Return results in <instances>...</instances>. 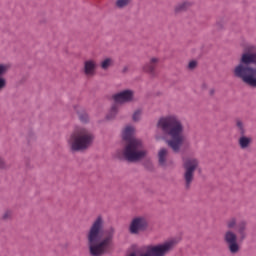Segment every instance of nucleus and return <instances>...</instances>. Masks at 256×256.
<instances>
[{
    "mask_svg": "<svg viewBox=\"0 0 256 256\" xmlns=\"http://www.w3.org/2000/svg\"><path fill=\"white\" fill-rule=\"evenodd\" d=\"M158 63L159 58H151L150 61L143 66V71L149 73L151 77H155V69H157Z\"/></svg>",
    "mask_w": 256,
    "mask_h": 256,
    "instance_id": "nucleus-11",
    "label": "nucleus"
},
{
    "mask_svg": "<svg viewBox=\"0 0 256 256\" xmlns=\"http://www.w3.org/2000/svg\"><path fill=\"white\" fill-rule=\"evenodd\" d=\"M77 115L81 123H89V114L85 110L78 111Z\"/></svg>",
    "mask_w": 256,
    "mask_h": 256,
    "instance_id": "nucleus-19",
    "label": "nucleus"
},
{
    "mask_svg": "<svg viewBox=\"0 0 256 256\" xmlns=\"http://www.w3.org/2000/svg\"><path fill=\"white\" fill-rule=\"evenodd\" d=\"M195 67H197V61H195V60L190 61L188 64V69L193 70V69H195Z\"/></svg>",
    "mask_w": 256,
    "mask_h": 256,
    "instance_id": "nucleus-26",
    "label": "nucleus"
},
{
    "mask_svg": "<svg viewBox=\"0 0 256 256\" xmlns=\"http://www.w3.org/2000/svg\"><path fill=\"white\" fill-rule=\"evenodd\" d=\"M175 245H177V240H169L155 246L149 245L146 248V252L140 256H165L167 253L173 251ZM129 256H137V253L132 252Z\"/></svg>",
    "mask_w": 256,
    "mask_h": 256,
    "instance_id": "nucleus-7",
    "label": "nucleus"
},
{
    "mask_svg": "<svg viewBox=\"0 0 256 256\" xmlns=\"http://www.w3.org/2000/svg\"><path fill=\"white\" fill-rule=\"evenodd\" d=\"M132 121L135 123L141 121V110H136L132 115Z\"/></svg>",
    "mask_w": 256,
    "mask_h": 256,
    "instance_id": "nucleus-23",
    "label": "nucleus"
},
{
    "mask_svg": "<svg viewBox=\"0 0 256 256\" xmlns=\"http://www.w3.org/2000/svg\"><path fill=\"white\" fill-rule=\"evenodd\" d=\"M134 135L135 128L133 126H127L124 129L122 139L126 144L123 153L121 154V151H118L116 154L119 161H123V159H125L128 163H139L147 157L148 152L145 149L143 140L136 138Z\"/></svg>",
    "mask_w": 256,
    "mask_h": 256,
    "instance_id": "nucleus-4",
    "label": "nucleus"
},
{
    "mask_svg": "<svg viewBox=\"0 0 256 256\" xmlns=\"http://www.w3.org/2000/svg\"><path fill=\"white\" fill-rule=\"evenodd\" d=\"M95 141V134L87 128L78 127L71 133L68 144L73 152L87 151Z\"/></svg>",
    "mask_w": 256,
    "mask_h": 256,
    "instance_id": "nucleus-6",
    "label": "nucleus"
},
{
    "mask_svg": "<svg viewBox=\"0 0 256 256\" xmlns=\"http://www.w3.org/2000/svg\"><path fill=\"white\" fill-rule=\"evenodd\" d=\"M129 3H131V0H117L116 7H118V9H123L124 7H127Z\"/></svg>",
    "mask_w": 256,
    "mask_h": 256,
    "instance_id": "nucleus-21",
    "label": "nucleus"
},
{
    "mask_svg": "<svg viewBox=\"0 0 256 256\" xmlns=\"http://www.w3.org/2000/svg\"><path fill=\"white\" fill-rule=\"evenodd\" d=\"M129 71V67L125 66L123 69H122V73H127Z\"/></svg>",
    "mask_w": 256,
    "mask_h": 256,
    "instance_id": "nucleus-29",
    "label": "nucleus"
},
{
    "mask_svg": "<svg viewBox=\"0 0 256 256\" xmlns=\"http://www.w3.org/2000/svg\"><path fill=\"white\" fill-rule=\"evenodd\" d=\"M193 7V2L189 0H184L179 3H177L174 7V13L179 15V13H185L186 11H189Z\"/></svg>",
    "mask_w": 256,
    "mask_h": 256,
    "instance_id": "nucleus-12",
    "label": "nucleus"
},
{
    "mask_svg": "<svg viewBox=\"0 0 256 256\" xmlns=\"http://www.w3.org/2000/svg\"><path fill=\"white\" fill-rule=\"evenodd\" d=\"M236 79H241L242 83L256 89V46L247 45L240 56L238 64L233 69Z\"/></svg>",
    "mask_w": 256,
    "mask_h": 256,
    "instance_id": "nucleus-3",
    "label": "nucleus"
},
{
    "mask_svg": "<svg viewBox=\"0 0 256 256\" xmlns=\"http://www.w3.org/2000/svg\"><path fill=\"white\" fill-rule=\"evenodd\" d=\"M227 229H235L237 227V219L236 218H231L226 222Z\"/></svg>",
    "mask_w": 256,
    "mask_h": 256,
    "instance_id": "nucleus-22",
    "label": "nucleus"
},
{
    "mask_svg": "<svg viewBox=\"0 0 256 256\" xmlns=\"http://www.w3.org/2000/svg\"><path fill=\"white\" fill-rule=\"evenodd\" d=\"M247 221L241 220L236 225V233L227 230L223 235V241L231 255H237L241 251V245L247 239Z\"/></svg>",
    "mask_w": 256,
    "mask_h": 256,
    "instance_id": "nucleus-5",
    "label": "nucleus"
},
{
    "mask_svg": "<svg viewBox=\"0 0 256 256\" xmlns=\"http://www.w3.org/2000/svg\"><path fill=\"white\" fill-rule=\"evenodd\" d=\"M112 65H113V59L106 58L101 62L100 67L101 69H103V71H107V69H109V67H111Z\"/></svg>",
    "mask_w": 256,
    "mask_h": 256,
    "instance_id": "nucleus-20",
    "label": "nucleus"
},
{
    "mask_svg": "<svg viewBox=\"0 0 256 256\" xmlns=\"http://www.w3.org/2000/svg\"><path fill=\"white\" fill-rule=\"evenodd\" d=\"M103 225V217L98 216L88 231L87 241L91 256L108 255L113 249L116 229L113 226L103 229Z\"/></svg>",
    "mask_w": 256,
    "mask_h": 256,
    "instance_id": "nucleus-1",
    "label": "nucleus"
},
{
    "mask_svg": "<svg viewBox=\"0 0 256 256\" xmlns=\"http://www.w3.org/2000/svg\"><path fill=\"white\" fill-rule=\"evenodd\" d=\"M236 126L239 129L240 135H245V128L243 127V122L241 120L236 121Z\"/></svg>",
    "mask_w": 256,
    "mask_h": 256,
    "instance_id": "nucleus-24",
    "label": "nucleus"
},
{
    "mask_svg": "<svg viewBox=\"0 0 256 256\" xmlns=\"http://www.w3.org/2000/svg\"><path fill=\"white\" fill-rule=\"evenodd\" d=\"M197 167H199V160L195 158H188L183 163L184 187L187 191H189V189H191V185H193V181L195 180V171H197Z\"/></svg>",
    "mask_w": 256,
    "mask_h": 256,
    "instance_id": "nucleus-8",
    "label": "nucleus"
},
{
    "mask_svg": "<svg viewBox=\"0 0 256 256\" xmlns=\"http://www.w3.org/2000/svg\"><path fill=\"white\" fill-rule=\"evenodd\" d=\"M223 26H224L223 22H217L216 23L217 29H223Z\"/></svg>",
    "mask_w": 256,
    "mask_h": 256,
    "instance_id": "nucleus-27",
    "label": "nucleus"
},
{
    "mask_svg": "<svg viewBox=\"0 0 256 256\" xmlns=\"http://www.w3.org/2000/svg\"><path fill=\"white\" fill-rule=\"evenodd\" d=\"M97 69V64L93 60H88L84 63V73L87 76L95 75V70Z\"/></svg>",
    "mask_w": 256,
    "mask_h": 256,
    "instance_id": "nucleus-15",
    "label": "nucleus"
},
{
    "mask_svg": "<svg viewBox=\"0 0 256 256\" xmlns=\"http://www.w3.org/2000/svg\"><path fill=\"white\" fill-rule=\"evenodd\" d=\"M135 93L133 90H123L112 96V99L116 105H125V103H131L133 101Z\"/></svg>",
    "mask_w": 256,
    "mask_h": 256,
    "instance_id": "nucleus-10",
    "label": "nucleus"
},
{
    "mask_svg": "<svg viewBox=\"0 0 256 256\" xmlns=\"http://www.w3.org/2000/svg\"><path fill=\"white\" fill-rule=\"evenodd\" d=\"M167 157H169V150L167 148H161L158 151L159 167H167Z\"/></svg>",
    "mask_w": 256,
    "mask_h": 256,
    "instance_id": "nucleus-13",
    "label": "nucleus"
},
{
    "mask_svg": "<svg viewBox=\"0 0 256 256\" xmlns=\"http://www.w3.org/2000/svg\"><path fill=\"white\" fill-rule=\"evenodd\" d=\"M117 113H119V106L117 104L112 105L110 112L107 114L106 119L111 121L117 117Z\"/></svg>",
    "mask_w": 256,
    "mask_h": 256,
    "instance_id": "nucleus-18",
    "label": "nucleus"
},
{
    "mask_svg": "<svg viewBox=\"0 0 256 256\" xmlns=\"http://www.w3.org/2000/svg\"><path fill=\"white\" fill-rule=\"evenodd\" d=\"M209 95H210V97H213V95H215V89L214 88L210 89Z\"/></svg>",
    "mask_w": 256,
    "mask_h": 256,
    "instance_id": "nucleus-28",
    "label": "nucleus"
},
{
    "mask_svg": "<svg viewBox=\"0 0 256 256\" xmlns=\"http://www.w3.org/2000/svg\"><path fill=\"white\" fill-rule=\"evenodd\" d=\"M156 127L163 134V136L156 135V141H163L165 137H169L170 139L165 140L166 145L173 153H181V147H183L185 141V136L183 135L185 126H183L181 119L175 115L163 116L159 118Z\"/></svg>",
    "mask_w": 256,
    "mask_h": 256,
    "instance_id": "nucleus-2",
    "label": "nucleus"
},
{
    "mask_svg": "<svg viewBox=\"0 0 256 256\" xmlns=\"http://www.w3.org/2000/svg\"><path fill=\"white\" fill-rule=\"evenodd\" d=\"M7 71H9V66L5 64H0V93L7 87V79L3 77L7 74Z\"/></svg>",
    "mask_w": 256,
    "mask_h": 256,
    "instance_id": "nucleus-14",
    "label": "nucleus"
},
{
    "mask_svg": "<svg viewBox=\"0 0 256 256\" xmlns=\"http://www.w3.org/2000/svg\"><path fill=\"white\" fill-rule=\"evenodd\" d=\"M3 221H9L11 219V211H6L2 216Z\"/></svg>",
    "mask_w": 256,
    "mask_h": 256,
    "instance_id": "nucleus-25",
    "label": "nucleus"
},
{
    "mask_svg": "<svg viewBox=\"0 0 256 256\" xmlns=\"http://www.w3.org/2000/svg\"><path fill=\"white\" fill-rule=\"evenodd\" d=\"M251 138L246 137L245 135H241V137L239 138V145L241 147V149H247V147H249V145H251Z\"/></svg>",
    "mask_w": 256,
    "mask_h": 256,
    "instance_id": "nucleus-17",
    "label": "nucleus"
},
{
    "mask_svg": "<svg viewBox=\"0 0 256 256\" xmlns=\"http://www.w3.org/2000/svg\"><path fill=\"white\" fill-rule=\"evenodd\" d=\"M149 229V220L143 216H138L132 219L129 226V233L131 235H139L145 233Z\"/></svg>",
    "mask_w": 256,
    "mask_h": 256,
    "instance_id": "nucleus-9",
    "label": "nucleus"
},
{
    "mask_svg": "<svg viewBox=\"0 0 256 256\" xmlns=\"http://www.w3.org/2000/svg\"><path fill=\"white\" fill-rule=\"evenodd\" d=\"M145 170L149 173H155V165L153 164V160L151 158H147L142 163Z\"/></svg>",
    "mask_w": 256,
    "mask_h": 256,
    "instance_id": "nucleus-16",
    "label": "nucleus"
}]
</instances>
